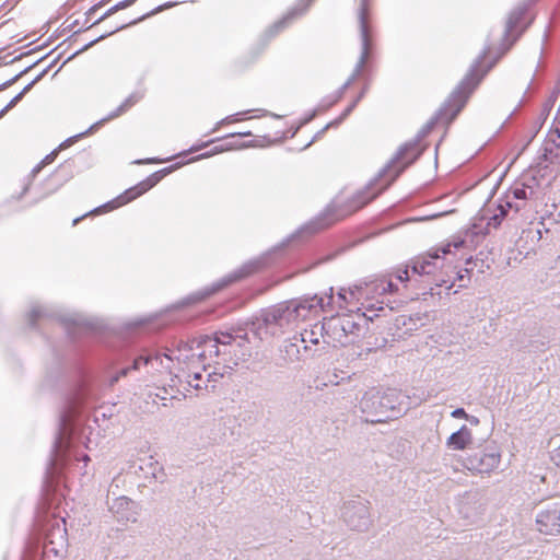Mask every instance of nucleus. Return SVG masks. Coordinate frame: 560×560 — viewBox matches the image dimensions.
I'll return each instance as SVG.
<instances>
[{"mask_svg":"<svg viewBox=\"0 0 560 560\" xmlns=\"http://www.w3.org/2000/svg\"><path fill=\"white\" fill-rule=\"evenodd\" d=\"M537 528L541 534L560 535V501L544 503L536 514Z\"/></svg>","mask_w":560,"mask_h":560,"instance_id":"nucleus-16","label":"nucleus"},{"mask_svg":"<svg viewBox=\"0 0 560 560\" xmlns=\"http://www.w3.org/2000/svg\"><path fill=\"white\" fill-rule=\"evenodd\" d=\"M487 51L485 49L482 55L475 60L464 79L440 109L418 131L416 138L404 143L392 160L363 188L342 203L328 205L314 221L296 231L280 245L259 257L247 260V302L264 294L281 281V279L275 280L272 273H267L269 269H282L289 265H298L299 270L307 271L332 260L353 246V244L337 245L335 243L314 246L306 243L304 237L350 217L369 205L421 156L424 148L420 141L428 137L438 125H450L456 119L482 78L493 67L494 63L491 62L481 73H476Z\"/></svg>","mask_w":560,"mask_h":560,"instance_id":"nucleus-1","label":"nucleus"},{"mask_svg":"<svg viewBox=\"0 0 560 560\" xmlns=\"http://www.w3.org/2000/svg\"><path fill=\"white\" fill-rule=\"evenodd\" d=\"M197 369L229 368L238 365L244 355L243 339L240 336L221 334L220 337L203 336L194 338Z\"/></svg>","mask_w":560,"mask_h":560,"instance_id":"nucleus-4","label":"nucleus"},{"mask_svg":"<svg viewBox=\"0 0 560 560\" xmlns=\"http://www.w3.org/2000/svg\"><path fill=\"white\" fill-rule=\"evenodd\" d=\"M537 162L550 166L555 162H560V118L556 116L555 124L551 127L547 139L538 152Z\"/></svg>","mask_w":560,"mask_h":560,"instance_id":"nucleus-17","label":"nucleus"},{"mask_svg":"<svg viewBox=\"0 0 560 560\" xmlns=\"http://www.w3.org/2000/svg\"><path fill=\"white\" fill-rule=\"evenodd\" d=\"M362 95H357L352 102L341 112L340 116L346 120L361 102Z\"/></svg>","mask_w":560,"mask_h":560,"instance_id":"nucleus-35","label":"nucleus"},{"mask_svg":"<svg viewBox=\"0 0 560 560\" xmlns=\"http://www.w3.org/2000/svg\"><path fill=\"white\" fill-rule=\"evenodd\" d=\"M301 128H302V126L300 124H298L295 127L288 130V132L285 133V138H290V139L294 138Z\"/></svg>","mask_w":560,"mask_h":560,"instance_id":"nucleus-44","label":"nucleus"},{"mask_svg":"<svg viewBox=\"0 0 560 560\" xmlns=\"http://www.w3.org/2000/svg\"><path fill=\"white\" fill-rule=\"evenodd\" d=\"M246 145H247V148H249V147L254 145V141H252V140H250V141H249V140H247Z\"/></svg>","mask_w":560,"mask_h":560,"instance_id":"nucleus-52","label":"nucleus"},{"mask_svg":"<svg viewBox=\"0 0 560 560\" xmlns=\"http://www.w3.org/2000/svg\"><path fill=\"white\" fill-rule=\"evenodd\" d=\"M127 25H128V23H126V22H122V23L116 24V25L113 27V30H110V31L108 32V34H113V33H115V32H117V31H119V30L124 28V27H125V26H127Z\"/></svg>","mask_w":560,"mask_h":560,"instance_id":"nucleus-48","label":"nucleus"},{"mask_svg":"<svg viewBox=\"0 0 560 560\" xmlns=\"http://www.w3.org/2000/svg\"><path fill=\"white\" fill-rule=\"evenodd\" d=\"M80 221V219H74L73 224H77Z\"/></svg>","mask_w":560,"mask_h":560,"instance_id":"nucleus-56","label":"nucleus"},{"mask_svg":"<svg viewBox=\"0 0 560 560\" xmlns=\"http://www.w3.org/2000/svg\"><path fill=\"white\" fill-rule=\"evenodd\" d=\"M509 191H505L495 201L493 213L488 218L487 222L483 220L472 223L464 233L463 236L455 237L450 244L451 248L459 249L468 246L479 244L490 233V229H499L503 220L517 214L523 208V203L511 198ZM453 254V249H451Z\"/></svg>","mask_w":560,"mask_h":560,"instance_id":"nucleus-5","label":"nucleus"},{"mask_svg":"<svg viewBox=\"0 0 560 560\" xmlns=\"http://www.w3.org/2000/svg\"><path fill=\"white\" fill-rule=\"evenodd\" d=\"M407 320L410 318H406V315H398L395 317L392 326L388 327V331L393 337H398V331H404L407 329Z\"/></svg>","mask_w":560,"mask_h":560,"instance_id":"nucleus-30","label":"nucleus"},{"mask_svg":"<svg viewBox=\"0 0 560 560\" xmlns=\"http://www.w3.org/2000/svg\"><path fill=\"white\" fill-rule=\"evenodd\" d=\"M501 454L495 445H487L483 450L475 452L468 457L470 469L479 472H489L499 467Z\"/></svg>","mask_w":560,"mask_h":560,"instance_id":"nucleus-18","label":"nucleus"},{"mask_svg":"<svg viewBox=\"0 0 560 560\" xmlns=\"http://www.w3.org/2000/svg\"><path fill=\"white\" fill-rule=\"evenodd\" d=\"M360 39H361V52L359 59L355 63V67L348 78V80L337 90L334 95L324 97L326 100L325 105H323V109H329L338 102H340L346 91L354 83L355 80L359 79V75L362 73L363 66L365 60L370 57L372 49H374V43L370 38L368 26L361 21V31H360Z\"/></svg>","mask_w":560,"mask_h":560,"instance_id":"nucleus-11","label":"nucleus"},{"mask_svg":"<svg viewBox=\"0 0 560 560\" xmlns=\"http://www.w3.org/2000/svg\"><path fill=\"white\" fill-rule=\"evenodd\" d=\"M313 1L314 0H300L299 4L271 24L253 44L249 55H247V65L249 62H255L264 54L270 40L285 30L294 20L303 15L308 10Z\"/></svg>","mask_w":560,"mask_h":560,"instance_id":"nucleus-10","label":"nucleus"},{"mask_svg":"<svg viewBox=\"0 0 560 560\" xmlns=\"http://www.w3.org/2000/svg\"><path fill=\"white\" fill-rule=\"evenodd\" d=\"M535 1L536 0L524 2L510 13L505 22L503 36L506 39H511L512 44H514L533 23L532 5Z\"/></svg>","mask_w":560,"mask_h":560,"instance_id":"nucleus-12","label":"nucleus"},{"mask_svg":"<svg viewBox=\"0 0 560 560\" xmlns=\"http://www.w3.org/2000/svg\"><path fill=\"white\" fill-rule=\"evenodd\" d=\"M362 95H357L352 102L341 112L340 116L346 120L361 102Z\"/></svg>","mask_w":560,"mask_h":560,"instance_id":"nucleus-34","label":"nucleus"},{"mask_svg":"<svg viewBox=\"0 0 560 560\" xmlns=\"http://www.w3.org/2000/svg\"><path fill=\"white\" fill-rule=\"evenodd\" d=\"M142 365H145V366H150L152 370L156 371L159 374L163 375V374H168L171 375L166 370L165 368L161 364V363H156L154 366L150 363H144V361L140 362L139 364V368L137 370H139ZM133 370H136L133 366H132Z\"/></svg>","mask_w":560,"mask_h":560,"instance_id":"nucleus-38","label":"nucleus"},{"mask_svg":"<svg viewBox=\"0 0 560 560\" xmlns=\"http://www.w3.org/2000/svg\"><path fill=\"white\" fill-rule=\"evenodd\" d=\"M60 148H57L52 150L50 153H48L42 161H39L31 171L30 177L33 179L39 175V173L51 163L55 162L59 154Z\"/></svg>","mask_w":560,"mask_h":560,"instance_id":"nucleus-27","label":"nucleus"},{"mask_svg":"<svg viewBox=\"0 0 560 560\" xmlns=\"http://www.w3.org/2000/svg\"><path fill=\"white\" fill-rule=\"evenodd\" d=\"M370 10V0H361L358 12L359 31H361V21L366 25L365 15Z\"/></svg>","mask_w":560,"mask_h":560,"instance_id":"nucleus-33","label":"nucleus"},{"mask_svg":"<svg viewBox=\"0 0 560 560\" xmlns=\"http://www.w3.org/2000/svg\"><path fill=\"white\" fill-rule=\"evenodd\" d=\"M362 412L374 417L371 422H383L397 418L401 413L399 394L392 388L384 392H366L360 402Z\"/></svg>","mask_w":560,"mask_h":560,"instance_id":"nucleus-8","label":"nucleus"},{"mask_svg":"<svg viewBox=\"0 0 560 560\" xmlns=\"http://www.w3.org/2000/svg\"><path fill=\"white\" fill-rule=\"evenodd\" d=\"M126 373H127L126 369L121 370V372H120L121 375H126Z\"/></svg>","mask_w":560,"mask_h":560,"instance_id":"nucleus-54","label":"nucleus"},{"mask_svg":"<svg viewBox=\"0 0 560 560\" xmlns=\"http://www.w3.org/2000/svg\"><path fill=\"white\" fill-rule=\"evenodd\" d=\"M280 352L283 353V358L290 361L300 360L301 350L299 336L295 334L292 338L285 339L280 346Z\"/></svg>","mask_w":560,"mask_h":560,"instance_id":"nucleus-21","label":"nucleus"},{"mask_svg":"<svg viewBox=\"0 0 560 560\" xmlns=\"http://www.w3.org/2000/svg\"><path fill=\"white\" fill-rule=\"evenodd\" d=\"M325 102L326 100H322L320 103L315 107L313 108L308 114H306L301 120H300V125L302 127L306 126L307 124H310L312 120H314L320 113H324L326 112L327 109H323V105H325Z\"/></svg>","mask_w":560,"mask_h":560,"instance_id":"nucleus-31","label":"nucleus"},{"mask_svg":"<svg viewBox=\"0 0 560 560\" xmlns=\"http://www.w3.org/2000/svg\"><path fill=\"white\" fill-rule=\"evenodd\" d=\"M467 415L468 413L466 412V410L463 407L455 408L451 412V417L455 418V419H465L466 420Z\"/></svg>","mask_w":560,"mask_h":560,"instance_id":"nucleus-39","label":"nucleus"},{"mask_svg":"<svg viewBox=\"0 0 560 560\" xmlns=\"http://www.w3.org/2000/svg\"><path fill=\"white\" fill-rule=\"evenodd\" d=\"M246 135H247V138L253 136L249 130L246 131Z\"/></svg>","mask_w":560,"mask_h":560,"instance_id":"nucleus-55","label":"nucleus"},{"mask_svg":"<svg viewBox=\"0 0 560 560\" xmlns=\"http://www.w3.org/2000/svg\"><path fill=\"white\" fill-rule=\"evenodd\" d=\"M253 112H254L253 109H247V110H246V114H247V120H248V119H250V118H253V116H252V115H249V114H250V113H253Z\"/></svg>","mask_w":560,"mask_h":560,"instance_id":"nucleus-50","label":"nucleus"},{"mask_svg":"<svg viewBox=\"0 0 560 560\" xmlns=\"http://www.w3.org/2000/svg\"><path fill=\"white\" fill-rule=\"evenodd\" d=\"M371 352H372V348H366L364 350L362 349L360 351H358L357 349H351L348 354V358L351 360L361 359L363 357L366 358Z\"/></svg>","mask_w":560,"mask_h":560,"instance_id":"nucleus-36","label":"nucleus"},{"mask_svg":"<svg viewBox=\"0 0 560 560\" xmlns=\"http://www.w3.org/2000/svg\"><path fill=\"white\" fill-rule=\"evenodd\" d=\"M439 281H440V280H438V279H435V278L433 279V282H434L436 285H440Z\"/></svg>","mask_w":560,"mask_h":560,"instance_id":"nucleus-53","label":"nucleus"},{"mask_svg":"<svg viewBox=\"0 0 560 560\" xmlns=\"http://www.w3.org/2000/svg\"><path fill=\"white\" fill-rule=\"evenodd\" d=\"M173 171V166L160 170L150 176H148L144 180L140 182L136 186L127 189L120 196H118L115 200L108 203L110 209H115L121 206L127 205L128 202L135 200L140 197L151 188H153L164 176L170 174Z\"/></svg>","mask_w":560,"mask_h":560,"instance_id":"nucleus-15","label":"nucleus"},{"mask_svg":"<svg viewBox=\"0 0 560 560\" xmlns=\"http://www.w3.org/2000/svg\"><path fill=\"white\" fill-rule=\"evenodd\" d=\"M452 212H454V210L442 211V212L433 213V214L427 215V217H416V218L412 219V221L413 222H423V221L433 220V219H438V218L447 215V214H450Z\"/></svg>","mask_w":560,"mask_h":560,"instance_id":"nucleus-37","label":"nucleus"},{"mask_svg":"<svg viewBox=\"0 0 560 560\" xmlns=\"http://www.w3.org/2000/svg\"><path fill=\"white\" fill-rule=\"evenodd\" d=\"M103 7H104V1H101V2H98L97 4L93 5V7L89 10V12H88L89 16H91V15L95 14V13H96V11H97L98 9L103 8Z\"/></svg>","mask_w":560,"mask_h":560,"instance_id":"nucleus-46","label":"nucleus"},{"mask_svg":"<svg viewBox=\"0 0 560 560\" xmlns=\"http://www.w3.org/2000/svg\"><path fill=\"white\" fill-rule=\"evenodd\" d=\"M551 460L560 468V445L551 452Z\"/></svg>","mask_w":560,"mask_h":560,"instance_id":"nucleus-42","label":"nucleus"},{"mask_svg":"<svg viewBox=\"0 0 560 560\" xmlns=\"http://www.w3.org/2000/svg\"><path fill=\"white\" fill-rule=\"evenodd\" d=\"M233 281H234V278H228V279L222 280L221 282H219L211 289V293L219 291L220 289L226 287L228 284H230Z\"/></svg>","mask_w":560,"mask_h":560,"instance_id":"nucleus-41","label":"nucleus"},{"mask_svg":"<svg viewBox=\"0 0 560 560\" xmlns=\"http://www.w3.org/2000/svg\"><path fill=\"white\" fill-rule=\"evenodd\" d=\"M472 444L471 430L463 424L457 431L453 432L446 440V446L452 451H464Z\"/></svg>","mask_w":560,"mask_h":560,"instance_id":"nucleus-20","label":"nucleus"},{"mask_svg":"<svg viewBox=\"0 0 560 560\" xmlns=\"http://www.w3.org/2000/svg\"><path fill=\"white\" fill-rule=\"evenodd\" d=\"M371 54H373V50L371 51ZM371 57L372 55H370V57L365 60L362 73L359 75V79L363 81V86L358 95H362V98L365 96L370 85V77L372 72V66L370 63Z\"/></svg>","mask_w":560,"mask_h":560,"instance_id":"nucleus-28","label":"nucleus"},{"mask_svg":"<svg viewBox=\"0 0 560 560\" xmlns=\"http://www.w3.org/2000/svg\"><path fill=\"white\" fill-rule=\"evenodd\" d=\"M319 326L320 324H316L312 330H305L302 334H299V341L303 343L304 351H307L310 348L306 346V342H311L313 345H317L319 342Z\"/></svg>","mask_w":560,"mask_h":560,"instance_id":"nucleus-26","label":"nucleus"},{"mask_svg":"<svg viewBox=\"0 0 560 560\" xmlns=\"http://www.w3.org/2000/svg\"><path fill=\"white\" fill-rule=\"evenodd\" d=\"M245 147V133H236L226 137L222 144L219 147H215V149H219L220 151L223 150H234V149H242Z\"/></svg>","mask_w":560,"mask_h":560,"instance_id":"nucleus-25","label":"nucleus"},{"mask_svg":"<svg viewBox=\"0 0 560 560\" xmlns=\"http://www.w3.org/2000/svg\"><path fill=\"white\" fill-rule=\"evenodd\" d=\"M334 303V288L327 293L307 295L300 300H291L277 305L262 308L258 315L247 319V334L250 331L254 338L262 341L277 332V328L283 323H290L300 316V310H325ZM247 342L249 337L247 336Z\"/></svg>","mask_w":560,"mask_h":560,"instance_id":"nucleus-3","label":"nucleus"},{"mask_svg":"<svg viewBox=\"0 0 560 560\" xmlns=\"http://www.w3.org/2000/svg\"><path fill=\"white\" fill-rule=\"evenodd\" d=\"M51 542L49 545H46L45 546V549H44V560H47L48 557H49V553L51 551H54V547H50Z\"/></svg>","mask_w":560,"mask_h":560,"instance_id":"nucleus-49","label":"nucleus"},{"mask_svg":"<svg viewBox=\"0 0 560 560\" xmlns=\"http://www.w3.org/2000/svg\"><path fill=\"white\" fill-rule=\"evenodd\" d=\"M466 421H468L471 425H478L480 423V420L478 417L472 415H467Z\"/></svg>","mask_w":560,"mask_h":560,"instance_id":"nucleus-45","label":"nucleus"},{"mask_svg":"<svg viewBox=\"0 0 560 560\" xmlns=\"http://www.w3.org/2000/svg\"><path fill=\"white\" fill-rule=\"evenodd\" d=\"M349 312L337 314L323 319L319 326V334L328 345L339 343L346 346L353 338H358L368 330V323L373 322V316L366 313ZM336 347V345H334Z\"/></svg>","mask_w":560,"mask_h":560,"instance_id":"nucleus-6","label":"nucleus"},{"mask_svg":"<svg viewBox=\"0 0 560 560\" xmlns=\"http://www.w3.org/2000/svg\"><path fill=\"white\" fill-rule=\"evenodd\" d=\"M340 380H345V377H340L339 374L337 373V370L327 371L324 376H316V378L314 380V386L316 389H323L328 385H338L340 383Z\"/></svg>","mask_w":560,"mask_h":560,"instance_id":"nucleus-24","label":"nucleus"},{"mask_svg":"<svg viewBox=\"0 0 560 560\" xmlns=\"http://www.w3.org/2000/svg\"><path fill=\"white\" fill-rule=\"evenodd\" d=\"M337 298L340 303L348 304L354 300L359 301V293L353 292V285L350 288H339Z\"/></svg>","mask_w":560,"mask_h":560,"instance_id":"nucleus-29","label":"nucleus"},{"mask_svg":"<svg viewBox=\"0 0 560 560\" xmlns=\"http://www.w3.org/2000/svg\"><path fill=\"white\" fill-rule=\"evenodd\" d=\"M164 160H161V159H148L145 161H137L138 164H142V163H153V164H159V163H163Z\"/></svg>","mask_w":560,"mask_h":560,"instance_id":"nucleus-47","label":"nucleus"},{"mask_svg":"<svg viewBox=\"0 0 560 560\" xmlns=\"http://www.w3.org/2000/svg\"><path fill=\"white\" fill-rule=\"evenodd\" d=\"M136 0H124V1H120L118 2L117 4L113 5L112 8H109L103 15H101L97 20H96V23L103 21L104 19H106L107 16H109L110 14L115 13L116 11L118 10H122L127 7H129L130 4H132Z\"/></svg>","mask_w":560,"mask_h":560,"instance_id":"nucleus-32","label":"nucleus"},{"mask_svg":"<svg viewBox=\"0 0 560 560\" xmlns=\"http://www.w3.org/2000/svg\"><path fill=\"white\" fill-rule=\"evenodd\" d=\"M345 121L343 117H341L340 115L338 117H336L335 119H332L331 121H329L326 127L327 129H330V128H337L339 127L342 122Z\"/></svg>","mask_w":560,"mask_h":560,"instance_id":"nucleus-43","label":"nucleus"},{"mask_svg":"<svg viewBox=\"0 0 560 560\" xmlns=\"http://www.w3.org/2000/svg\"><path fill=\"white\" fill-rule=\"evenodd\" d=\"M73 177L74 164L72 162L66 161L60 163L45 178H38L37 176L33 179L28 176V184L24 188V191L32 190L34 192V200L39 202L55 195Z\"/></svg>","mask_w":560,"mask_h":560,"instance_id":"nucleus-9","label":"nucleus"},{"mask_svg":"<svg viewBox=\"0 0 560 560\" xmlns=\"http://www.w3.org/2000/svg\"><path fill=\"white\" fill-rule=\"evenodd\" d=\"M551 173L550 166L547 164H541V162H536L535 165H532L528 171L522 174V176L533 177L536 183V189L538 190L542 185L544 180Z\"/></svg>","mask_w":560,"mask_h":560,"instance_id":"nucleus-22","label":"nucleus"},{"mask_svg":"<svg viewBox=\"0 0 560 560\" xmlns=\"http://www.w3.org/2000/svg\"><path fill=\"white\" fill-rule=\"evenodd\" d=\"M327 130H328V129H327V127H326V126H325V127H323L320 130H318V131L314 135V137L312 138V140H311L307 144H305V145H304V148H303V149L308 148L312 143H314L315 141L319 140V139L325 135V132H326Z\"/></svg>","mask_w":560,"mask_h":560,"instance_id":"nucleus-40","label":"nucleus"},{"mask_svg":"<svg viewBox=\"0 0 560 560\" xmlns=\"http://www.w3.org/2000/svg\"><path fill=\"white\" fill-rule=\"evenodd\" d=\"M492 250L488 253L480 250L477 256L467 257L465 259V267L457 270L455 279L446 288H452L456 282L458 288H467L475 269H477L479 273H485L487 270L491 269V266L494 264V257H492Z\"/></svg>","mask_w":560,"mask_h":560,"instance_id":"nucleus-14","label":"nucleus"},{"mask_svg":"<svg viewBox=\"0 0 560 560\" xmlns=\"http://www.w3.org/2000/svg\"><path fill=\"white\" fill-rule=\"evenodd\" d=\"M533 180V177L521 175L506 190L512 199L523 203V208H525L528 200L535 198L538 191L536 183Z\"/></svg>","mask_w":560,"mask_h":560,"instance_id":"nucleus-19","label":"nucleus"},{"mask_svg":"<svg viewBox=\"0 0 560 560\" xmlns=\"http://www.w3.org/2000/svg\"><path fill=\"white\" fill-rule=\"evenodd\" d=\"M427 317V313L406 315V318H410V320H407V329H405L402 334L398 335V339L404 338L405 336H410L413 331L422 327L424 325L423 319Z\"/></svg>","mask_w":560,"mask_h":560,"instance_id":"nucleus-23","label":"nucleus"},{"mask_svg":"<svg viewBox=\"0 0 560 560\" xmlns=\"http://www.w3.org/2000/svg\"><path fill=\"white\" fill-rule=\"evenodd\" d=\"M387 343V339L386 338H382V343L378 345L380 347H385V345Z\"/></svg>","mask_w":560,"mask_h":560,"instance_id":"nucleus-51","label":"nucleus"},{"mask_svg":"<svg viewBox=\"0 0 560 560\" xmlns=\"http://www.w3.org/2000/svg\"><path fill=\"white\" fill-rule=\"evenodd\" d=\"M150 363L153 366L161 363L170 374L177 375L185 370L197 369L196 347L194 339L180 341L175 349L168 350V353L155 354L152 357H139L133 361V368L138 369L140 362Z\"/></svg>","mask_w":560,"mask_h":560,"instance_id":"nucleus-7","label":"nucleus"},{"mask_svg":"<svg viewBox=\"0 0 560 560\" xmlns=\"http://www.w3.org/2000/svg\"><path fill=\"white\" fill-rule=\"evenodd\" d=\"M450 254V244H444L397 266L389 276L366 279L353 284V292L359 293V301L364 300L361 307L364 310L363 313H372L371 316L374 319L386 316V308L389 312L396 310L401 303L395 298L399 292V287L390 277L394 276L404 287L413 282L418 283L423 278L431 279L442 268L444 257Z\"/></svg>","mask_w":560,"mask_h":560,"instance_id":"nucleus-2","label":"nucleus"},{"mask_svg":"<svg viewBox=\"0 0 560 560\" xmlns=\"http://www.w3.org/2000/svg\"><path fill=\"white\" fill-rule=\"evenodd\" d=\"M366 503L368 501L360 497L343 503L341 516L350 529L363 532L369 528L371 516Z\"/></svg>","mask_w":560,"mask_h":560,"instance_id":"nucleus-13","label":"nucleus"},{"mask_svg":"<svg viewBox=\"0 0 560 560\" xmlns=\"http://www.w3.org/2000/svg\"><path fill=\"white\" fill-rule=\"evenodd\" d=\"M557 116H559V118H560V112H558Z\"/></svg>","mask_w":560,"mask_h":560,"instance_id":"nucleus-57","label":"nucleus"},{"mask_svg":"<svg viewBox=\"0 0 560 560\" xmlns=\"http://www.w3.org/2000/svg\"><path fill=\"white\" fill-rule=\"evenodd\" d=\"M59 560H62V557H60Z\"/></svg>","mask_w":560,"mask_h":560,"instance_id":"nucleus-58","label":"nucleus"}]
</instances>
